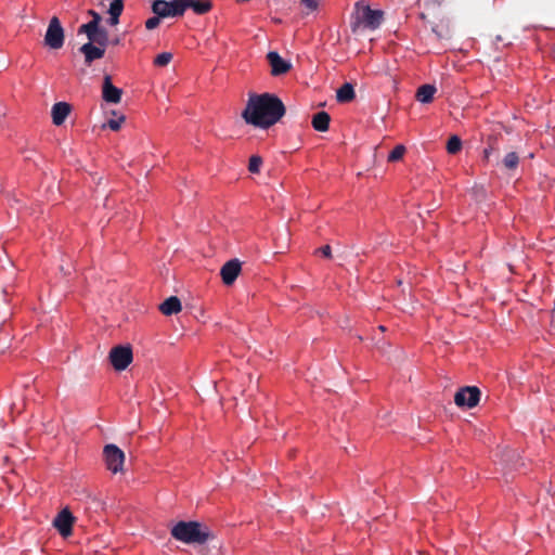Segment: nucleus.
I'll return each mask as SVG.
<instances>
[{"instance_id": "34", "label": "nucleus", "mask_w": 555, "mask_h": 555, "mask_svg": "<svg viewBox=\"0 0 555 555\" xmlns=\"http://www.w3.org/2000/svg\"><path fill=\"white\" fill-rule=\"evenodd\" d=\"M551 324L553 327H555V309L553 310V313H552Z\"/></svg>"}, {"instance_id": "7", "label": "nucleus", "mask_w": 555, "mask_h": 555, "mask_svg": "<svg viewBox=\"0 0 555 555\" xmlns=\"http://www.w3.org/2000/svg\"><path fill=\"white\" fill-rule=\"evenodd\" d=\"M480 400V390L475 386H466L456 391L454 402L457 406L472 409Z\"/></svg>"}, {"instance_id": "11", "label": "nucleus", "mask_w": 555, "mask_h": 555, "mask_svg": "<svg viewBox=\"0 0 555 555\" xmlns=\"http://www.w3.org/2000/svg\"><path fill=\"white\" fill-rule=\"evenodd\" d=\"M241 272V262L237 259H232L225 262L220 271L222 282L225 285H231Z\"/></svg>"}, {"instance_id": "29", "label": "nucleus", "mask_w": 555, "mask_h": 555, "mask_svg": "<svg viewBox=\"0 0 555 555\" xmlns=\"http://www.w3.org/2000/svg\"><path fill=\"white\" fill-rule=\"evenodd\" d=\"M160 18L162 17H158V15H155V16L146 20V22H145L146 29L153 30V29L157 28L160 23Z\"/></svg>"}, {"instance_id": "14", "label": "nucleus", "mask_w": 555, "mask_h": 555, "mask_svg": "<svg viewBox=\"0 0 555 555\" xmlns=\"http://www.w3.org/2000/svg\"><path fill=\"white\" fill-rule=\"evenodd\" d=\"M80 51L83 53L87 64H91L94 60L102 59L105 53V49L103 47L93 46L92 41L85 43L80 48Z\"/></svg>"}, {"instance_id": "30", "label": "nucleus", "mask_w": 555, "mask_h": 555, "mask_svg": "<svg viewBox=\"0 0 555 555\" xmlns=\"http://www.w3.org/2000/svg\"><path fill=\"white\" fill-rule=\"evenodd\" d=\"M301 3L311 11L318 8L317 0H301Z\"/></svg>"}, {"instance_id": "33", "label": "nucleus", "mask_w": 555, "mask_h": 555, "mask_svg": "<svg viewBox=\"0 0 555 555\" xmlns=\"http://www.w3.org/2000/svg\"><path fill=\"white\" fill-rule=\"evenodd\" d=\"M89 13H90V15H92V17H93V18H92V21H96V24H99V23H100V21H101V16H100V14H99V13H96L95 11H93V10H90V11H89Z\"/></svg>"}, {"instance_id": "22", "label": "nucleus", "mask_w": 555, "mask_h": 555, "mask_svg": "<svg viewBox=\"0 0 555 555\" xmlns=\"http://www.w3.org/2000/svg\"><path fill=\"white\" fill-rule=\"evenodd\" d=\"M462 147V141L457 135H452L447 143V151L450 154H456Z\"/></svg>"}, {"instance_id": "5", "label": "nucleus", "mask_w": 555, "mask_h": 555, "mask_svg": "<svg viewBox=\"0 0 555 555\" xmlns=\"http://www.w3.org/2000/svg\"><path fill=\"white\" fill-rule=\"evenodd\" d=\"M108 359L116 371H124L132 362V349L130 346H116L111 349Z\"/></svg>"}, {"instance_id": "10", "label": "nucleus", "mask_w": 555, "mask_h": 555, "mask_svg": "<svg viewBox=\"0 0 555 555\" xmlns=\"http://www.w3.org/2000/svg\"><path fill=\"white\" fill-rule=\"evenodd\" d=\"M53 524L63 537H68L72 533L74 516L67 508H64L55 517Z\"/></svg>"}, {"instance_id": "13", "label": "nucleus", "mask_w": 555, "mask_h": 555, "mask_svg": "<svg viewBox=\"0 0 555 555\" xmlns=\"http://www.w3.org/2000/svg\"><path fill=\"white\" fill-rule=\"evenodd\" d=\"M70 105L66 102H57L52 106V121L55 126H61L70 113Z\"/></svg>"}, {"instance_id": "9", "label": "nucleus", "mask_w": 555, "mask_h": 555, "mask_svg": "<svg viewBox=\"0 0 555 555\" xmlns=\"http://www.w3.org/2000/svg\"><path fill=\"white\" fill-rule=\"evenodd\" d=\"M121 89L112 83L109 75H105L102 86V98L107 103L118 104L121 101Z\"/></svg>"}, {"instance_id": "3", "label": "nucleus", "mask_w": 555, "mask_h": 555, "mask_svg": "<svg viewBox=\"0 0 555 555\" xmlns=\"http://www.w3.org/2000/svg\"><path fill=\"white\" fill-rule=\"evenodd\" d=\"M152 11L158 17H175L182 16L184 14V1L183 0H155L152 4Z\"/></svg>"}, {"instance_id": "4", "label": "nucleus", "mask_w": 555, "mask_h": 555, "mask_svg": "<svg viewBox=\"0 0 555 555\" xmlns=\"http://www.w3.org/2000/svg\"><path fill=\"white\" fill-rule=\"evenodd\" d=\"M106 468L113 474L122 472L125 453L115 444H106L103 450Z\"/></svg>"}, {"instance_id": "28", "label": "nucleus", "mask_w": 555, "mask_h": 555, "mask_svg": "<svg viewBox=\"0 0 555 555\" xmlns=\"http://www.w3.org/2000/svg\"><path fill=\"white\" fill-rule=\"evenodd\" d=\"M107 40H108V36H107L106 30L99 29L98 35H95V38H93V40H91V41L96 42L98 44H100L101 47L104 48L107 43Z\"/></svg>"}, {"instance_id": "16", "label": "nucleus", "mask_w": 555, "mask_h": 555, "mask_svg": "<svg viewBox=\"0 0 555 555\" xmlns=\"http://www.w3.org/2000/svg\"><path fill=\"white\" fill-rule=\"evenodd\" d=\"M159 310L165 315H172L182 310V305L177 296H171L159 306Z\"/></svg>"}, {"instance_id": "20", "label": "nucleus", "mask_w": 555, "mask_h": 555, "mask_svg": "<svg viewBox=\"0 0 555 555\" xmlns=\"http://www.w3.org/2000/svg\"><path fill=\"white\" fill-rule=\"evenodd\" d=\"M99 29L100 28L99 24H96V21H90L89 23L79 27V33H85L88 39L91 41L93 38H95V35H98Z\"/></svg>"}, {"instance_id": "26", "label": "nucleus", "mask_w": 555, "mask_h": 555, "mask_svg": "<svg viewBox=\"0 0 555 555\" xmlns=\"http://www.w3.org/2000/svg\"><path fill=\"white\" fill-rule=\"evenodd\" d=\"M124 10L122 0H113L109 4L108 14L120 16Z\"/></svg>"}, {"instance_id": "31", "label": "nucleus", "mask_w": 555, "mask_h": 555, "mask_svg": "<svg viewBox=\"0 0 555 555\" xmlns=\"http://www.w3.org/2000/svg\"><path fill=\"white\" fill-rule=\"evenodd\" d=\"M320 253H321L324 257L328 258V257H331V247H330L328 245H325V246H323V247H321V248H320Z\"/></svg>"}, {"instance_id": "8", "label": "nucleus", "mask_w": 555, "mask_h": 555, "mask_svg": "<svg viewBox=\"0 0 555 555\" xmlns=\"http://www.w3.org/2000/svg\"><path fill=\"white\" fill-rule=\"evenodd\" d=\"M357 13L363 25L371 29H376L383 21L380 10H372L369 5L357 3Z\"/></svg>"}, {"instance_id": "24", "label": "nucleus", "mask_w": 555, "mask_h": 555, "mask_svg": "<svg viewBox=\"0 0 555 555\" xmlns=\"http://www.w3.org/2000/svg\"><path fill=\"white\" fill-rule=\"evenodd\" d=\"M519 158L515 152H511L505 155L503 163L504 166L508 169H515L518 165Z\"/></svg>"}, {"instance_id": "23", "label": "nucleus", "mask_w": 555, "mask_h": 555, "mask_svg": "<svg viewBox=\"0 0 555 555\" xmlns=\"http://www.w3.org/2000/svg\"><path fill=\"white\" fill-rule=\"evenodd\" d=\"M172 57H173L172 53L163 52V53L156 55V57L154 59V65L158 66V67L167 66L171 62Z\"/></svg>"}, {"instance_id": "12", "label": "nucleus", "mask_w": 555, "mask_h": 555, "mask_svg": "<svg viewBox=\"0 0 555 555\" xmlns=\"http://www.w3.org/2000/svg\"><path fill=\"white\" fill-rule=\"evenodd\" d=\"M267 59L271 66V73L274 76H279L285 74L291 68V63L283 60L280 54L275 51H271L268 53Z\"/></svg>"}, {"instance_id": "15", "label": "nucleus", "mask_w": 555, "mask_h": 555, "mask_svg": "<svg viewBox=\"0 0 555 555\" xmlns=\"http://www.w3.org/2000/svg\"><path fill=\"white\" fill-rule=\"evenodd\" d=\"M183 1H184V11H186V9H192V11L197 15L206 14L212 9V2L210 0H183Z\"/></svg>"}, {"instance_id": "35", "label": "nucleus", "mask_w": 555, "mask_h": 555, "mask_svg": "<svg viewBox=\"0 0 555 555\" xmlns=\"http://www.w3.org/2000/svg\"><path fill=\"white\" fill-rule=\"evenodd\" d=\"M379 330L383 332V331H385V327L383 325H380Z\"/></svg>"}, {"instance_id": "27", "label": "nucleus", "mask_w": 555, "mask_h": 555, "mask_svg": "<svg viewBox=\"0 0 555 555\" xmlns=\"http://www.w3.org/2000/svg\"><path fill=\"white\" fill-rule=\"evenodd\" d=\"M124 120H125V116L124 115H118L116 118L108 119L106 125L113 131H117V130L120 129L121 124L124 122Z\"/></svg>"}, {"instance_id": "19", "label": "nucleus", "mask_w": 555, "mask_h": 555, "mask_svg": "<svg viewBox=\"0 0 555 555\" xmlns=\"http://www.w3.org/2000/svg\"><path fill=\"white\" fill-rule=\"evenodd\" d=\"M354 98V89L351 83H344L338 90L336 94V99L340 103L350 102Z\"/></svg>"}, {"instance_id": "1", "label": "nucleus", "mask_w": 555, "mask_h": 555, "mask_svg": "<svg viewBox=\"0 0 555 555\" xmlns=\"http://www.w3.org/2000/svg\"><path fill=\"white\" fill-rule=\"evenodd\" d=\"M284 114L285 106L278 96L262 93L249 96L242 116L247 124L267 129L276 124Z\"/></svg>"}, {"instance_id": "2", "label": "nucleus", "mask_w": 555, "mask_h": 555, "mask_svg": "<svg viewBox=\"0 0 555 555\" xmlns=\"http://www.w3.org/2000/svg\"><path fill=\"white\" fill-rule=\"evenodd\" d=\"M208 534L207 528L197 521H179L171 528V535L186 544H202Z\"/></svg>"}, {"instance_id": "17", "label": "nucleus", "mask_w": 555, "mask_h": 555, "mask_svg": "<svg viewBox=\"0 0 555 555\" xmlns=\"http://www.w3.org/2000/svg\"><path fill=\"white\" fill-rule=\"evenodd\" d=\"M437 88L434 85H423L416 91V100L421 103H430L434 99Z\"/></svg>"}, {"instance_id": "18", "label": "nucleus", "mask_w": 555, "mask_h": 555, "mask_svg": "<svg viewBox=\"0 0 555 555\" xmlns=\"http://www.w3.org/2000/svg\"><path fill=\"white\" fill-rule=\"evenodd\" d=\"M330 115L325 112H319L312 118V126L317 131H326L330 126Z\"/></svg>"}, {"instance_id": "32", "label": "nucleus", "mask_w": 555, "mask_h": 555, "mask_svg": "<svg viewBox=\"0 0 555 555\" xmlns=\"http://www.w3.org/2000/svg\"><path fill=\"white\" fill-rule=\"evenodd\" d=\"M108 23L112 26H116L119 23V16H117V15H109Z\"/></svg>"}, {"instance_id": "25", "label": "nucleus", "mask_w": 555, "mask_h": 555, "mask_svg": "<svg viewBox=\"0 0 555 555\" xmlns=\"http://www.w3.org/2000/svg\"><path fill=\"white\" fill-rule=\"evenodd\" d=\"M261 165H262V158L258 155H253L249 158L248 170L251 173H258L260 171Z\"/></svg>"}, {"instance_id": "6", "label": "nucleus", "mask_w": 555, "mask_h": 555, "mask_svg": "<svg viewBox=\"0 0 555 555\" xmlns=\"http://www.w3.org/2000/svg\"><path fill=\"white\" fill-rule=\"evenodd\" d=\"M44 43L54 50L61 49L64 44V29L56 16L50 20L44 35Z\"/></svg>"}, {"instance_id": "21", "label": "nucleus", "mask_w": 555, "mask_h": 555, "mask_svg": "<svg viewBox=\"0 0 555 555\" xmlns=\"http://www.w3.org/2000/svg\"><path fill=\"white\" fill-rule=\"evenodd\" d=\"M405 146L402 144L395 146V149L388 154L387 160L390 163L400 160L405 154Z\"/></svg>"}]
</instances>
